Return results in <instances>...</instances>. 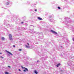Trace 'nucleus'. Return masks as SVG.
Returning a JSON list of instances; mask_svg holds the SVG:
<instances>
[{"label": "nucleus", "mask_w": 74, "mask_h": 74, "mask_svg": "<svg viewBox=\"0 0 74 74\" xmlns=\"http://www.w3.org/2000/svg\"><path fill=\"white\" fill-rule=\"evenodd\" d=\"M67 64H68V65H69V66H70V64H71V63H70V62H68Z\"/></svg>", "instance_id": "1a4fd4ad"}, {"label": "nucleus", "mask_w": 74, "mask_h": 74, "mask_svg": "<svg viewBox=\"0 0 74 74\" xmlns=\"http://www.w3.org/2000/svg\"><path fill=\"white\" fill-rule=\"evenodd\" d=\"M38 19L39 20H42V18L40 17H38Z\"/></svg>", "instance_id": "6e6552de"}, {"label": "nucleus", "mask_w": 74, "mask_h": 74, "mask_svg": "<svg viewBox=\"0 0 74 74\" xmlns=\"http://www.w3.org/2000/svg\"><path fill=\"white\" fill-rule=\"evenodd\" d=\"M21 67L22 68V69H25V67H23L22 66Z\"/></svg>", "instance_id": "4be33fe9"}, {"label": "nucleus", "mask_w": 74, "mask_h": 74, "mask_svg": "<svg viewBox=\"0 0 74 74\" xmlns=\"http://www.w3.org/2000/svg\"><path fill=\"white\" fill-rule=\"evenodd\" d=\"M60 48L61 49H63V47H62V46H61L60 47Z\"/></svg>", "instance_id": "9b49d317"}, {"label": "nucleus", "mask_w": 74, "mask_h": 74, "mask_svg": "<svg viewBox=\"0 0 74 74\" xmlns=\"http://www.w3.org/2000/svg\"><path fill=\"white\" fill-rule=\"evenodd\" d=\"M5 51L7 52V53H9V54H10V55H13L12 54L11 52H10V51H8L7 50H5Z\"/></svg>", "instance_id": "39448f33"}, {"label": "nucleus", "mask_w": 74, "mask_h": 74, "mask_svg": "<svg viewBox=\"0 0 74 74\" xmlns=\"http://www.w3.org/2000/svg\"><path fill=\"white\" fill-rule=\"evenodd\" d=\"M58 36L59 37H61V36H62V35H61L60 36H59V35H58Z\"/></svg>", "instance_id": "393cba45"}, {"label": "nucleus", "mask_w": 74, "mask_h": 74, "mask_svg": "<svg viewBox=\"0 0 74 74\" xmlns=\"http://www.w3.org/2000/svg\"><path fill=\"white\" fill-rule=\"evenodd\" d=\"M22 29H25V28H23V27H22Z\"/></svg>", "instance_id": "bb28decb"}, {"label": "nucleus", "mask_w": 74, "mask_h": 74, "mask_svg": "<svg viewBox=\"0 0 74 74\" xmlns=\"http://www.w3.org/2000/svg\"><path fill=\"white\" fill-rule=\"evenodd\" d=\"M8 67H9V68H10L11 67L10 66H8Z\"/></svg>", "instance_id": "c85d7f7f"}, {"label": "nucleus", "mask_w": 74, "mask_h": 74, "mask_svg": "<svg viewBox=\"0 0 74 74\" xmlns=\"http://www.w3.org/2000/svg\"><path fill=\"white\" fill-rule=\"evenodd\" d=\"M9 40L10 41H12V35L10 34L9 36Z\"/></svg>", "instance_id": "f03ea898"}, {"label": "nucleus", "mask_w": 74, "mask_h": 74, "mask_svg": "<svg viewBox=\"0 0 74 74\" xmlns=\"http://www.w3.org/2000/svg\"><path fill=\"white\" fill-rule=\"evenodd\" d=\"M34 73L35 74H38V72L37 71H34Z\"/></svg>", "instance_id": "f8f14e48"}, {"label": "nucleus", "mask_w": 74, "mask_h": 74, "mask_svg": "<svg viewBox=\"0 0 74 74\" xmlns=\"http://www.w3.org/2000/svg\"><path fill=\"white\" fill-rule=\"evenodd\" d=\"M63 56L62 55H61V56Z\"/></svg>", "instance_id": "72a5a7b5"}, {"label": "nucleus", "mask_w": 74, "mask_h": 74, "mask_svg": "<svg viewBox=\"0 0 74 74\" xmlns=\"http://www.w3.org/2000/svg\"><path fill=\"white\" fill-rule=\"evenodd\" d=\"M13 47H15V45H13Z\"/></svg>", "instance_id": "a878e982"}, {"label": "nucleus", "mask_w": 74, "mask_h": 74, "mask_svg": "<svg viewBox=\"0 0 74 74\" xmlns=\"http://www.w3.org/2000/svg\"><path fill=\"white\" fill-rule=\"evenodd\" d=\"M0 58H1V59H3L4 58V57H2V56H0Z\"/></svg>", "instance_id": "dca6fc26"}, {"label": "nucleus", "mask_w": 74, "mask_h": 74, "mask_svg": "<svg viewBox=\"0 0 74 74\" xmlns=\"http://www.w3.org/2000/svg\"><path fill=\"white\" fill-rule=\"evenodd\" d=\"M29 11H34V10L32 9H30Z\"/></svg>", "instance_id": "ddd939ff"}, {"label": "nucleus", "mask_w": 74, "mask_h": 74, "mask_svg": "<svg viewBox=\"0 0 74 74\" xmlns=\"http://www.w3.org/2000/svg\"><path fill=\"white\" fill-rule=\"evenodd\" d=\"M25 46L26 48H29V46H27V45H25Z\"/></svg>", "instance_id": "9d476101"}, {"label": "nucleus", "mask_w": 74, "mask_h": 74, "mask_svg": "<svg viewBox=\"0 0 74 74\" xmlns=\"http://www.w3.org/2000/svg\"><path fill=\"white\" fill-rule=\"evenodd\" d=\"M24 69H25V70H23L24 72H26V71H29L28 69L26 68H24Z\"/></svg>", "instance_id": "20e7f679"}, {"label": "nucleus", "mask_w": 74, "mask_h": 74, "mask_svg": "<svg viewBox=\"0 0 74 74\" xmlns=\"http://www.w3.org/2000/svg\"><path fill=\"white\" fill-rule=\"evenodd\" d=\"M52 16H53V15H52Z\"/></svg>", "instance_id": "e433bc0d"}, {"label": "nucleus", "mask_w": 74, "mask_h": 74, "mask_svg": "<svg viewBox=\"0 0 74 74\" xmlns=\"http://www.w3.org/2000/svg\"><path fill=\"white\" fill-rule=\"evenodd\" d=\"M71 51H72V49H71Z\"/></svg>", "instance_id": "f704fd0d"}, {"label": "nucleus", "mask_w": 74, "mask_h": 74, "mask_svg": "<svg viewBox=\"0 0 74 74\" xmlns=\"http://www.w3.org/2000/svg\"><path fill=\"white\" fill-rule=\"evenodd\" d=\"M1 53H0V55H1Z\"/></svg>", "instance_id": "473e14b6"}, {"label": "nucleus", "mask_w": 74, "mask_h": 74, "mask_svg": "<svg viewBox=\"0 0 74 74\" xmlns=\"http://www.w3.org/2000/svg\"><path fill=\"white\" fill-rule=\"evenodd\" d=\"M4 2L6 5H8L11 4L12 3V2L9 1V0H4Z\"/></svg>", "instance_id": "f257e3e1"}, {"label": "nucleus", "mask_w": 74, "mask_h": 74, "mask_svg": "<svg viewBox=\"0 0 74 74\" xmlns=\"http://www.w3.org/2000/svg\"><path fill=\"white\" fill-rule=\"evenodd\" d=\"M6 22L7 23H8V21H7V19H5V21L4 22V24H5H5H6Z\"/></svg>", "instance_id": "423d86ee"}, {"label": "nucleus", "mask_w": 74, "mask_h": 74, "mask_svg": "<svg viewBox=\"0 0 74 74\" xmlns=\"http://www.w3.org/2000/svg\"><path fill=\"white\" fill-rule=\"evenodd\" d=\"M51 32L53 33H54V34H57V35H58V34H57V32L53 31V30H51Z\"/></svg>", "instance_id": "7ed1b4c3"}, {"label": "nucleus", "mask_w": 74, "mask_h": 74, "mask_svg": "<svg viewBox=\"0 0 74 74\" xmlns=\"http://www.w3.org/2000/svg\"><path fill=\"white\" fill-rule=\"evenodd\" d=\"M25 25H26V26H27V23H25Z\"/></svg>", "instance_id": "b1692460"}, {"label": "nucleus", "mask_w": 74, "mask_h": 74, "mask_svg": "<svg viewBox=\"0 0 74 74\" xmlns=\"http://www.w3.org/2000/svg\"><path fill=\"white\" fill-rule=\"evenodd\" d=\"M54 20H50V22H53V21Z\"/></svg>", "instance_id": "f3484780"}, {"label": "nucleus", "mask_w": 74, "mask_h": 74, "mask_svg": "<svg viewBox=\"0 0 74 74\" xmlns=\"http://www.w3.org/2000/svg\"><path fill=\"white\" fill-rule=\"evenodd\" d=\"M58 8L59 10H60L61 9V8L60 6L58 7Z\"/></svg>", "instance_id": "4468645a"}, {"label": "nucleus", "mask_w": 74, "mask_h": 74, "mask_svg": "<svg viewBox=\"0 0 74 74\" xmlns=\"http://www.w3.org/2000/svg\"><path fill=\"white\" fill-rule=\"evenodd\" d=\"M60 64H61L60 63L58 64L56 66L57 67H59V66H60Z\"/></svg>", "instance_id": "0eeeda50"}, {"label": "nucleus", "mask_w": 74, "mask_h": 74, "mask_svg": "<svg viewBox=\"0 0 74 74\" xmlns=\"http://www.w3.org/2000/svg\"><path fill=\"white\" fill-rule=\"evenodd\" d=\"M37 63H38V62H39V61L38 60L37 61Z\"/></svg>", "instance_id": "c756f323"}, {"label": "nucleus", "mask_w": 74, "mask_h": 74, "mask_svg": "<svg viewBox=\"0 0 74 74\" xmlns=\"http://www.w3.org/2000/svg\"><path fill=\"white\" fill-rule=\"evenodd\" d=\"M73 50H74V49L73 48Z\"/></svg>", "instance_id": "c9c22d12"}, {"label": "nucleus", "mask_w": 74, "mask_h": 74, "mask_svg": "<svg viewBox=\"0 0 74 74\" xmlns=\"http://www.w3.org/2000/svg\"><path fill=\"white\" fill-rule=\"evenodd\" d=\"M18 51H22V49H18Z\"/></svg>", "instance_id": "a211bd4d"}, {"label": "nucleus", "mask_w": 74, "mask_h": 74, "mask_svg": "<svg viewBox=\"0 0 74 74\" xmlns=\"http://www.w3.org/2000/svg\"><path fill=\"white\" fill-rule=\"evenodd\" d=\"M5 38L3 37H2V40H5Z\"/></svg>", "instance_id": "2eb2a0df"}, {"label": "nucleus", "mask_w": 74, "mask_h": 74, "mask_svg": "<svg viewBox=\"0 0 74 74\" xmlns=\"http://www.w3.org/2000/svg\"><path fill=\"white\" fill-rule=\"evenodd\" d=\"M34 10L36 12H37V9H35Z\"/></svg>", "instance_id": "aec40b11"}, {"label": "nucleus", "mask_w": 74, "mask_h": 74, "mask_svg": "<svg viewBox=\"0 0 74 74\" xmlns=\"http://www.w3.org/2000/svg\"><path fill=\"white\" fill-rule=\"evenodd\" d=\"M18 70H19V71H21V69H18Z\"/></svg>", "instance_id": "7c9ffc66"}, {"label": "nucleus", "mask_w": 74, "mask_h": 74, "mask_svg": "<svg viewBox=\"0 0 74 74\" xmlns=\"http://www.w3.org/2000/svg\"><path fill=\"white\" fill-rule=\"evenodd\" d=\"M21 23H22V24H23V22H21Z\"/></svg>", "instance_id": "cd10ccee"}, {"label": "nucleus", "mask_w": 74, "mask_h": 74, "mask_svg": "<svg viewBox=\"0 0 74 74\" xmlns=\"http://www.w3.org/2000/svg\"><path fill=\"white\" fill-rule=\"evenodd\" d=\"M27 45H29V43H27Z\"/></svg>", "instance_id": "2f4dec72"}, {"label": "nucleus", "mask_w": 74, "mask_h": 74, "mask_svg": "<svg viewBox=\"0 0 74 74\" xmlns=\"http://www.w3.org/2000/svg\"><path fill=\"white\" fill-rule=\"evenodd\" d=\"M10 15H8L7 16V18H10Z\"/></svg>", "instance_id": "412c9836"}, {"label": "nucleus", "mask_w": 74, "mask_h": 74, "mask_svg": "<svg viewBox=\"0 0 74 74\" xmlns=\"http://www.w3.org/2000/svg\"><path fill=\"white\" fill-rule=\"evenodd\" d=\"M5 74H8V72H5Z\"/></svg>", "instance_id": "6ab92c4d"}, {"label": "nucleus", "mask_w": 74, "mask_h": 74, "mask_svg": "<svg viewBox=\"0 0 74 74\" xmlns=\"http://www.w3.org/2000/svg\"><path fill=\"white\" fill-rule=\"evenodd\" d=\"M51 17H52V16H50L49 17V18H51Z\"/></svg>", "instance_id": "5701e85b"}]
</instances>
